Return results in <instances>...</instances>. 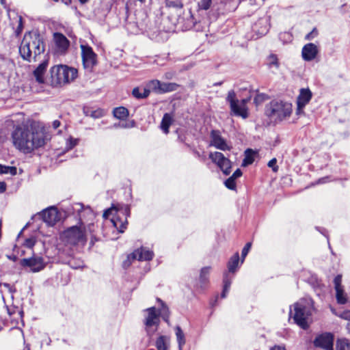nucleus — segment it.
Instances as JSON below:
<instances>
[{"label":"nucleus","mask_w":350,"mask_h":350,"mask_svg":"<svg viewBox=\"0 0 350 350\" xmlns=\"http://www.w3.org/2000/svg\"><path fill=\"white\" fill-rule=\"evenodd\" d=\"M334 288L335 290L337 289H341L342 287L341 283H342V276L340 275H338L335 277L334 280Z\"/></svg>","instance_id":"nucleus-42"},{"label":"nucleus","mask_w":350,"mask_h":350,"mask_svg":"<svg viewBox=\"0 0 350 350\" xmlns=\"http://www.w3.org/2000/svg\"><path fill=\"white\" fill-rule=\"evenodd\" d=\"M62 237L68 244L84 245L87 241L86 230L82 225L72 226L63 232Z\"/></svg>","instance_id":"nucleus-7"},{"label":"nucleus","mask_w":350,"mask_h":350,"mask_svg":"<svg viewBox=\"0 0 350 350\" xmlns=\"http://www.w3.org/2000/svg\"><path fill=\"white\" fill-rule=\"evenodd\" d=\"M111 222L113 223V226L120 232H123L124 229L126 228L127 221H126V217L125 218L124 221H122L120 216L118 215L116 217H113L111 219Z\"/></svg>","instance_id":"nucleus-26"},{"label":"nucleus","mask_w":350,"mask_h":350,"mask_svg":"<svg viewBox=\"0 0 350 350\" xmlns=\"http://www.w3.org/2000/svg\"><path fill=\"white\" fill-rule=\"evenodd\" d=\"M81 57L83 65L85 70L92 71L94 66L96 64V54L93 51L92 47L88 45H81Z\"/></svg>","instance_id":"nucleus-9"},{"label":"nucleus","mask_w":350,"mask_h":350,"mask_svg":"<svg viewBox=\"0 0 350 350\" xmlns=\"http://www.w3.org/2000/svg\"><path fill=\"white\" fill-rule=\"evenodd\" d=\"M339 317L342 319L349 321L347 324H350V310L342 312Z\"/></svg>","instance_id":"nucleus-49"},{"label":"nucleus","mask_w":350,"mask_h":350,"mask_svg":"<svg viewBox=\"0 0 350 350\" xmlns=\"http://www.w3.org/2000/svg\"><path fill=\"white\" fill-rule=\"evenodd\" d=\"M347 327L349 332H350V323L347 325Z\"/></svg>","instance_id":"nucleus-63"},{"label":"nucleus","mask_w":350,"mask_h":350,"mask_svg":"<svg viewBox=\"0 0 350 350\" xmlns=\"http://www.w3.org/2000/svg\"><path fill=\"white\" fill-rule=\"evenodd\" d=\"M68 263L72 269H79L83 267V262L82 261L76 260L74 258L70 259Z\"/></svg>","instance_id":"nucleus-37"},{"label":"nucleus","mask_w":350,"mask_h":350,"mask_svg":"<svg viewBox=\"0 0 350 350\" xmlns=\"http://www.w3.org/2000/svg\"><path fill=\"white\" fill-rule=\"evenodd\" d=\"M52 82L57 85H64L73 81L77 75V70L67 66H55L51 68Z\"/></svg>","instance_id":"nucleus-4"},{"label":"nucleus","mask_w":350,"mask_h":350,"mask_svg":"<svg viewBox=\"0 0 350 350\" xmlns=\"http://www.w3.org/2000/svg\"><path fill=\"white\" fill-rule=\"evenodd\" d=\"M35 243H36L35 239L33 238H29V239H27L25 240V242L24 245L27 247L31 248V247H33Z\"/></svg>","instance_id":"nucleus-48"},{"label":"nucleus","mask_w":350,"mask_h":350,"mask_svg":"<svg viewBox=\"0 0 350 350\" xmlns=\"http://www.w3.org/2000/svg\"><path fill=\"white\" fill-rule=\"evenodd\" d=\"M175 331H176V336L177 342L178 344V349H179V350H182L183 347L185 344V334H184L182 329L179 326L176 327Z\"/></svg>","instance_id":"nucleus-29"},{"label":"nucleus","mask_w":350,"mask_h":350,"mask_svg":"<svg viewBox=\"0 0 350 350\" xmlns=\"http://www.w3.org/2000/svg\"><path fill=\"white\" fill-rule=\"evenodd\" d=\"M319 53L318 46L314 43L305 44L301 51V56L304 60L310 62L316 58Z\"/></svg>","instance_id":"nucleus-16"},{"label":"nucleus","mask_w":350,"mask_h":350,"mask_svg":"<svg viewBox=\"0 0 350 350\" xmlns=\"http://www.w3.org/2000/svg\"><path fill=\"white\" fill-rule=\"evenodd\" d=\"M253 162V159L250 157H246L243 161V165H247L251 164Z\"/></svg>","instance_id":"nucleus-52"},{"label":"nucleus","mask_w":350,"mask_h":350,"mask_svg":"<svg viewBox=\"0 0 350 350\" xmlns=\"http://www.w3.org/2000/svg\"><path fill=\"white\" fill-rule=\"evenodd\" d=\"M312 98V92L309 89L302 88L300 90L297 98V113H299L304 107L309 103Z\"/></svg>","instance_id":"nucleus-17"},{"label":"nucleus","mask_w":350,"mask_h":350,"mask_svg":"<svg viewBox=\"0 0 350 350\" xmlns=\"http://www.w3.org/2000/svg\"><path fill=\"white\" fill-rule=\"evenodd\" d=\"M54 41L60 52H64L69 46V41L62 33H55L53 34Z\"/></svg>","instance_id":"nucleus-19"},{"label":"nucleus","mask_w":350,"mask_h":350,"mask_svg":"<svg viewBox=\"0 0 350 350\" xmlns=\"http://www.w3.org/2000/svg\"><path fill=\"white\" fill-rule=\"evenodd\" d=\"M267 64L270 68H279L280 64L277 55L274 54L270 55L267 58Z\"/></svg>","instance_id":"nucleus-34"},{"label":"nucleus","mask_w":350,"mask_h":350,"mask_svg":"<svg viewBox=\"0 0 350 350\" xmlns=\"http://www.w3.org/2000/svg\"><path fill=\"white\" fill-rule=\"evenodd\" d=\"M172 122V117L169 113H165L161 123V129L165 133H169V127Z\"/></svg>","instance_id":"nucleus-24"},{"label":"nucleus","mask_w":350,"mask_h":350,"mask_svg":"<svg viewBox=\"0 0 350 350\" xmlns=\"http://www.w3.org/2000/svg\"><path fill=\"white\" fill-rule=\"evenodd\" d=\"M277 160L275 158L272 159L268 163V166L271 167L273 172H277L278 170V167L276 165Z\"/></svg>","instance_id":"nucleus-47"},{"label":"nucleus","mask_w":350,"mask_h":350,"mask_svg":"<svg viewBox=\"0 0 350 350\" xmlns=\"http://www.w3.org/2000/svg\"><path fill=\"white\" fill-rule=\"evenodd\" d=\"M178 86L179 85L176 83L161 82L160 94L175 91L178 89Z\"/></svg>","instance_id":"nucleus-27"},{"label":"nucleus","mask_w":350,"mask_h":350,"mask_svg":"<svg viewBox=\"0 0 350 350\" xmlns=\"http://www.w3.org/2000/svg\"><path fill=\"white\" fill-rule=\"evenodd\" d=\"M14 147L25 154L32 152L46 144L44 126L36 121L17 126L12 133Z\"/></svg>","instance_id":"nucleus-1"},{"label":"nucleus","mask_w":350,"mask_h":350,"mask_svg":"<svg viewBox=\"0 0 350 350\" xmlns=\"http://www.w3.org/2000/svg\"><path fill=\"white\" fill-rule=\"evenodd\" d=\"M66 4H68L70 2V0H64Z\"/></svg>","instance_id":"nucleus-64"},{"label":"nucleus","mask_w":350,"mask_h":350,"mask_svg":"<svg viewBox=\"0 0 350 350\" xmlns=\"http://www.w3.org/2000/svg\"><path fill=\"white\" fill-rule=\"evenodd\" d=\"M113 113L115 118L119 120H124L129 116V111L124 107H119L113 109Z\"/></svg>","instance_id":"nucleus-28"},{"label":"nucleus","mask_w":350,"mask_h":350,"mask_svg":"<svg viewBox=\"0 0 350 350\" xmlns=\"http://www.w3.org/2000/svg\"><path fill=\"white\" fill-rule=\"evenodd\" d=\"M211 145L221 150H229L231 147L226 141L221 136L218 131H212L211 133Z\"/></svg>","instance_id":"nucleus-13"},{"label":"nucleus","mask_w":350,"mask_h":350,"mask_svg":"<svg viewBox=\"0 0 350 350\" xmlns=\"http://www.w3.org/2000/svg\"><path fill=\"white\" fill-rule=\"evenodd\" d=\"M82 4L86 3L89 0H79Z\"/></svg>","instance_id":"nucleus-61"},{"label":"nucleus","mask_w":350,"mask_h":350,"mask_svg":"<svg viewBox=\"0 0 350 350\" xmlns=\"http://www.w3.org/2000/svg\"><path fill=\"white\" fill-rule=\"evenodd\" d=\"M235 180L233 177H229L224 183L225 186L229 189L234 190L236 189Z\"/></svg>","instance_id":"nucleus-38"},{"label":"nucleus","mask_w":350,"mask_h":350,"mask_svg":"<svg viewBox=\"0 0 350 350\" xmlns=\"http://www.w3.org/2000/svg\"><path fill=\"white\" fill-rule=\"evenodd\" d=\"M293 307V318L295 322L302 329H307L308 327V320L313 310L312 299L308 298L301 299L295 303Z\"/></svg>","instance_id":"nucleus-3"},{"label":"nucleus","mask_w":350,"mask_h":350,"mask_svg":"<svg viewBox=\"0 0 350 350\" xmlns=\"http://www.w3.org/2000/svg\"><path fill=\"white\" fill-rule=\"evenodd\" d=\"M157 301L161 303V308L159 310V316L161 315L162 318L167 321V319L169 318L170 312L167 306L165 304L163 301H161L160 299H157Z\"/></svg>","instance_id":"nucleus-31"},{"label":"nucleus","mask_w":350,"mask_h":350,"mask_svg":"<svg viewBox=\"0 0 350 350\" xmlns=\"http://www.w3.org/2000/svg\"><path fill=\"white\" fill-rule=\"evenodd\" d=\"M292 105L288 102L273 100L267 110V114L275 121H282L292 113Z\"/></svg>","instance_id":"nucleus-5"},{"label":"nucleus","mask_w":350,"mask_h":350,"mask_svg":"<svg viewBox=\"0 0 350 350\" xmlns=\"http://www.w3.org/2000/svg\"><path fill=\"white\" fill-rule=\"evenodd\" d=\"M212 0H201L198 3V7L201 10H206L211 5Z\"/></svg>","instance_id":"nucleus-39"},{"label":"nucleus","mask_w":350,"mask_h":350,"mask_svg":"<svg viewBox=\"0 0 350 350\" xmlns=\"http://www.w3.org/2000/svg\"><path fill=\"white\" fill-rule=\"evenodd\" d=\"M337 350H350V341L342 339L337 341Z\"/></svg>","instance_id":"nucleus-35"},{"label":"nucleus","mask_w":350,"mask_h":350,"mask_svg":"<svg viewBox=\"0 0 350 350\" xmlns=\"http://www.w3.org/2000/svg\"><path fill=\"white\" fill-rule=\"evenodd\" d=\"M209 159L220 168L224 174L228 175L230 173L231 162L223 153L219 152H210Z\"/></svg>","instance_id":"nucleus-10"},{"label":"nucleus","mask_w":350,"mask_h":350,"mask_svg":"<svg viewBox=\"0 0 350 350\" xmlns=\"http://www.w3.org/2000/svg\"><path fill=\"white\" fill-rule=\"evenodd\" d=\"M43 42L37 33H28L24 36L19 47L21 57L31 62L32 59L40 55L44 51Z\"/></svg>","instance_id":"nucleus-2"},{"label":"nucleus","mask_w":350,"mask_h":350,"mask_svg":"<svg viewBox=\"0 0 350 350\" xmlns=\"http://www.w3.org/2000/svg\"><path fill=\"white\" fill-rule=\"evenodd\" d=\"M161 85V81L157 79H153L148 81L146 84V88L150 91H154L157 93L160 94V87Z\"/></svg>","instance_id":"nucleus-30"},{"label":"nucleus","mask_w":350,"mask_h":350,"mask_svg":"<svg viewBox=\"0 0 350 350\" xmlns=\"http://www.w3.org/2000/svg\"><path fill=\"white\" fill-rule=\"evenodd\" d=\"M61 123L59 120H54L52 123V126H53V128L54 129H57L58 127H59Z\"/></svg>","instance_id":"nucleus-55"},{"label":"nucleus","mask_w":350,"mask_h":350,"mask_svg":"<svg viewBox=\"0 0 350 350\" xmlns=\"http://www.w3.org/2000/svg\"><path fill=\"white\" fill-rule=\"evenodd\" d=\"M118 126H120L122 128H128L129 127V126L126 124H118V125L114 124V127H118Z\"/></svg>","instance_id":"nucleus-58"},{"label":"nucleus","mask_w":350,"mask_h":350,"mask_svg":"<svg viewBox=\"0 0 350 350\" xmlns=\"http://www.w3.org/2000/svg\"><path fill=\"white\" fill-rule=\"evenodd\" d=\"M6 190V184L0 181V193L5 192Z\"/></svg>","instance_id":"nucleus-53"},{"label":"nucleus","mask_w":350,"mask_h":350,"mask_svg":"<svg viewBox=\"0 0 350 350\" xmlns=\"http://www.w3.org/2000/svg\"><path fill=\"white\" fill-rule=\"evenodd\" d=\"M176 73L174 71H168L164 74L163 78L165 79H172L174 77Z\"/></svg>","instance_id":"nucleus-50"},{"label":"nucleus","mask_w":350,"mask_h":350,"mask_svg":"<svg viewBox=\"0 0 350 350\" xmlns=\"http://www.w3.org/2000/svg\"><path fill=\"white\" fill-rule=\"evenodd\" d=\"M17 170L16 167L6 166L0 164V174H10L11 175H16Z\"/></svg>","instance_id":"nucleus-33"},{"label":"nucleus","mask_w":350,"mask_h":350,"mask_svg":"<svg viewBox=\"0 0 350 350\" xmlns=\"http://www.w3.org/2000/svg\"><path fill=\"white\" fill-rule=\"evenodd\" d=\"M121 213L123 215H126V216H129L130 214V210L128 206H126L124 210L121 211Z\"/></svg>","instance_id":"nucleus-56"},{"label":"nucleus","mask_w":350,"mask_h":350,"mask_svg":"<svg viewBox=\"0 0 350 350\" xmlns=\"http://www.w3.org/2000/svg\"><path fill=\"white\" fill-rule=\"evenodd\" d=\"M228 293V291H225V290L223 289V291H222L221 295V297L222 298H225L226 297V294Z\"/></svg>","instance_id":"nucleus-59"},{"label":"nucleus","mask_w":350,"mask_h":350,"mask_svg":"<svg viewBox=\"0 0 350 350\" xmlns=\"http://www.w3.org/2000/svg\"><path fill=\"white\" fill-rule=\"evenodd\" d=\"M231 285V280L228 278L227 273L224 275V290L229 291Z\"/></svg>","instance_id":"nucleus-41"},{"label":"nucleus","mask_w":350,"mask_h":350,"mask_svg":"<svg viewBox=\"0 0 350 350\" xmlns=\"http://www.w3.org/2000/svg\"><path fill=\"white\" fill-rule=\"evenodd\" d=\"M48 66V62L44 61L33 71V76L39 83H44V75Z\"/></svg>","instance_id":"nucleus-20"},{"label":"nucleus","mask_w":350,"mask_h":350,"mask_svg":"<svg viewBox=\"0 0 350 350\" xmlns=\"http://www.w3.org/2000/svg\"><path fill=\"white\" fill-rule=\"evenodd\" d=\"M270 350H286L285 347L282 345H275Z\"/></svg>","instance_id":"nucleus-54"},{"label":"nucleus","mask_w":350,"mask_h":350,"mask_svg":"<svg viewBox=\"0 0 350 350\" xmlns=\"http://www.w3.org/2000/svg\"><path fill=\"white\" fill-rule=\"evenodd\" d=\"M211 270V267H204L201 269L200 273V283L202 288L204 287L208 283Z\"/></svg>","instance_id":"nucleus-21"},{"label":"nucleus","mask_w":350,"mask_h":350,"mask_svg":"<svg viewBox=\"0 0 350 350\" xmlns=\"http://www.w3.org/2000/svg\"><path fill=\"white\" fill-rule=\"evenodd\" d=\"M226 100L230 103L231 112L233 115L241 117L243 119H246L249 116L247 103L250 100V97L239 100L237 99L235 92L231 90L228 92Z\"/></svg>","instance_id":"nucleus-6"},{"label":"nucleus","mask_w":350,"mask_h":350,"mask_svg":"<svg viewBox=\"0 0 350 350\" xmlns=\"http://www.w3.org/2000/svg\"><path fill=\"white\" fill-rule=\"evenodd\" d=\"M239 261V253L234 254L229 260L228 263V269L229 272L234 273L236 271Z\"/></svg>","instance_id":"nucleus-25"},{"label":"nucleus","mask_w":350,"mask_h":350,"mask_svg":"<svg viewBox=\"0 0 350 350\" xmlns=\"http://www.w3.org/2000/svg\"><path fill=\"white\" fill-rule=\"evenodd\" d=\"M266 99H267V96L265 94H258L255 96L254 101L255 104L256 105H258L262 103Z\"/></svg>","instance_id":"nucleus-43"},{"label":"nucleus","mask_w":350,"mask_h":350,"mask_svg":"<svg viewBox=\"0 0 350 350\" xmlns=\"http://www.w3.org/2000/svg\"><path fill=\"white\" fill-rule=\"evenodd\" d=\"M133 96L138 99L146 98L150 94V90L146 88H140L139 87L135 88L132 91Z\"/></svg>","instance_id":"nucleus-23"},{"label":"nucleus","mask_w":350,"mask_h":350,"mask_svg":"<svg viewBox=\"0 0 350 350\" xmlns=\"http://www.w3.org/2000/svg\"><path fill=\"white\" fill-rule=\"evenodd\" d=\"M93 227V224L88 225V228L90 230H92V228Z\"/></svg>","instance_id":"nucleus-62"},{"label":"nucleus","mask_w":350,"mask_h":350,"mask_svg":"<svg viewBox=\"0 0 350 350\" xmlns=\"http://www.w3.org/2000/svg\"><path fill=\"white\" fill-rule=\"evenodd\" d=\"M8 16L10 19V23L13 26V28H15V32L17 36H18L22 30H23V21L22 17L15 13L14 11L10 12L9 10L8 11Z\"/></svg>","instance_id":"nucleus-18"},{"label":"nucleus","mask_w":350,"mask_h":350,"mask_svg":"<svg viewBox=\"0 0 350 350\" xmlns=\"http://www.w3.org/2000/svg\"><path fill=\"white\" fill-rule=\"evenodd\" d=\"M7 258L11 260L16 261L17 260V256L15 255H7Z\"/></svg>","instance_id":"nucleus-57"},{"label":"nucleus","mask_w":350,"mask_h":350,"mask_svg":"<svg viewBox=\"0 0 350 350\" xmlns=\"http://www.w3.org/2000/svg\"><path fill=\"white\" fill-rule=\"evenodd\" d=\"M114 213H118V211L115 208L111 207L110 208L105 210V212L103 213V216L104 218L107 219L111 215H113Z\"/></svg>","instance_id":"nucleus-46"},{"label":"nucleus","mask_w":350,"mask_h":350,"mask_svg":"<svg viewBox=\"0 0 350 350\" xmlns=\"http://www.w3.org/2000/svg\"><path fill=\"white\" fill-rule=\"evenodd\" d=\"M21 265L24 267H29L32 272H39L45 267L46 263L43 258L33 256L29 258H23L21 260Z\"/></svg>","instance_id":"nucleus-12"},{"label":"nucleus","mask_w":350,"mask_h":350,"mask_svg":"<svg viewBox=\"0 0 350 350\" xmlns=\"http://www.w3.org/2000/svg\"><path fill=\"white\" fill-rule=\"evenodd\" d=\"M104 112L102 109H97L94 111H91L90 113H86V116H90L93 118H99L103 116Z\"/></svg>","instance_id":"nucleus-40"},{"label":"nucleus","mask_w":350,"mask_h":350,"mask_svg":"<svg viewBox=\"0 0 350 350\" xmlns=\"http://www.w3.org/2000/svg\"><path fill=\"white\" fill-rule=\"evenodd\" d=\"M336 291V298L338 304H345L347 302V294L344 292L343 288Z\"/></svg>","instance_id":"nucleus-32"},{"label":"nucleus","mask_w":350,"mask_h":350,"mask_svg":"<svg viewBox=\"0 0 350 350\" xmlns=\"http://www.w3.org/2000/svg\"><path fill=\"white\" fill-rule=\"evenodd\" d=\"M242 172L240 169H237L233 174L231 176V177H233L234 179H237V178L241 176Z\"/></svg>","instance_id":"nucleus-51"},{"label":"nucleus","mask_w":350,"mask_h":350,"mask_svg":"<svg viewBox=\"0 0 350 350\" xmlns=\"http://www.w3.org/2000/svg\"><path fill=\"white\" fill-rule=\"evenodd\" d=\"M78 143V139L72 137H69L66 141V149L69 150L74 148Z\"/></svg>","instance_id":"nucleus-36"},{"label":"nucleus","mask_w":350,"mask_h":350,"mask_svg":"<svg viewBox=\"0 0 350 350\" xmlns=\"http://www.w3.org/2000/svg\"><path fill=\"white\" fill-rule=\"evenodd\" d=\"M251 247H252V243L249 242V243H246L245 247L243 248L242 252H241V256H242V258H243L242 261H241L242 262H243L245 256L247 255Z\"/></svg>","instance_id":"nucleus-44"},{"label":"nucleus","mask_w":350,"mask_h":350,"mask_svg":"<svg viewBox=\"0 0 350 350\" xmlns=\"http://www.w3.org/2000/svg\"><path fill=\"white\" fill-rule=\"evenodd\" d=\"M41 215L43 221L49 226L55 225L60 219L57 209L54 206L45 209L41 213Z\"/></svg>","instance_id":"nucleus-15"},{"label":"nucleus","mask_w":350,"mask_h":350,"mask_svg":"<svg viewBox=\"0 0 350 350\" xmlns=\"http://www.w3.org/2000/svg\"><path fill=\"white\" fill-rule=\"evenodd\" d=\"M170 346V338L166 336H160L156 340L157 350H167Z\"/></svg>","instance_id":"nucleus-22"},{"label":"nucleus","mask_w":350,"mask_h":350,"mask_svg":"<svg viewBox=\"0 0 350 350\" xmlns=\"http://www.w3.org/2000/svg\"><path fill=\"white\" fill-rule=\"evenodd\" d=\"M333 341V335L330 333H325L317 336L314 342L316 347H321L326 350H334Z\"/></svg>","instance_id":"nucleus-14"},{"label":"nucleus","mask_w":350,"mask_h":350,"mask_svg":"<svg viewBox=\"0 0 350 350\" xmlns=\"http://www.w3.org/2000/svg\"><path fill=\"white\" fill-rule=\"evenodd\" d=\"M153 258V252L149 250L142 247L135 250L132 254L127 256V259L124 261L123 266L129 267L131 264V260H150Z\"/></svg>","instance_id":"nucleus-11"},{"label":"nucleus","mask_w":350,"mask_h":350,"mask_svg":"<svg viewBox=\"0 0 350 350\" xmlns=\"http://www.w3.org/2000/svg\"><path fill=\"white\" fill-rule=\"evenodd\" d=\"M313 33V31L310 32V33H308L306 36V39L307 40H310L311 39V36L312 34Z\"/></svg>","instance_id":"nucleus-60"},{"label":"nucleus","mask_w":350,"mask_h":350,"mask_svg":"<svg viewBox=\"0 0 350 350\" xmlns=\"http://www.w3.org/2000/svg\"><path fill=\"white\" fill-rule=\"evenodd\" d=\"M78 205L80 206L81 209H83L81 211L82 214L81 215V217L83 216L85 213L89 214L91 217L94 216L93 211L90 207L84 208L81 204H79Z\"/></svg>","instance_id":"nucleus-45"},{"label":"nucleus","mask_w":350,"mask_h":350,"mask_svg":"<svg viewBox=\"0 0 350 350\" xmlns=\"http://www.w3.org/2000/svg\"><path fill=\"white\" fill-rule=\"evenodd\" d=\"M144 312L146 313L144 320L146 331L148 334L152 335L159 324V316L154 307L147 308Z\"/></svg>","instance_id":"nucleus-8"}]
</instances>
